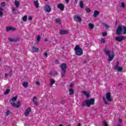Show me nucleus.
I'll return each mask as SVG.
<instances>
[{
    "label": "nucleus",
    "mask_w": 126,
    "mask_h": 126,
    "mask_svg": "<svg viewBox=\"0 0 126 126\" xmlns=\"http://www.w3.org/2000/svg\"><path fill=\"white\" fill-rule=\"evenodd\" d=\"M95 104V99L91 98L90 99H86L84 102L82 103V106L83 107H88L90 108L91 105H93Z\"/></svg>",
    "instance_id": "f257e3e1"
},
{
    "label": "nucleus",
    "mask_w": 126,
    "mask_h": 126,
    "mask_svg": "<svg viewBox=\"0 0 126 126\" xmlns=\"http://www.w3.org/2000/svg\"><path fill=\"white\" fill-rule=\"evenodd\" d=\"M103 52L106 56H108V61L109 62H112V61L114 60L115 57V52H114V51L111 52V51L107 49H104Z\"/></svg>",
    "instance_id": "f03ea898"
},
{
    "label": "nucleus",
    "mask_w": 126,
    "mask_h": 126,
    "mask_svg": "<svg viewBox=\"0 0 126 126\" xmlns=\"http://www.w3.org/2000/svg\"><path fill=\"white\" fill-rule=\"evenodd\" d=\"M123 34H126V27L125 26L119 25L116 32V35H120L123 34Z\"/></svg>",
    "instance_id": "7ed1b4c3"
},
{
    "label": "nucleus",
    "mask_w": 126,
    "mask_h": 126,
    "mask_svg": "<svg viewBox=\"0 0 126 126\" xmlns=\"http://www.w3.org/2000/svg\"><path fill=\"white\" fill-rule=\"evenodd\" d=\"M74 51L75 55L78 57H80V56H82V55H83V50L82 48H80L79 45L75 46Z\"/></svg>",
    "instance_id": "20e7f679"
},
{
    "label": "nucleus",
    "mask_w": 126,
    "mask_h": 126,
    "mask_svg": "<svg viewBox=\"0 0 126 126\" xmlns=\"http://www.w3.org/2000/svg\"><path fill=\"white\" fill-rule=\"evenodd\" d=\"M8 40L9 42H13L14 43H16L18 41H20V37H16L14 38H11V37H8Z\"/></svg>",
    "instance_id": "39448f33"
},
{
    "label": "nucleus",
    "mask_w": 126,
    "mask_h": 126,
    "mask_svg": "<svg viewBox=\"0 0 126 126\" xmlns=\"http://www.w3.org/2000/svg\"><path fill=\"white\" fill-rule=\"evenodd\" d=\"M44 10L45 11H46V12H51V11H52V8H51V6H50V5H45L44 6Z\"/></svg>",
    "instance_id": "423d86ee"
},
{
    "label": "nucleus",
    "mask_w": 126,
    "mask_h": 126,
    "mask_svg": "<svg viewBox=\"0 0 126 126\" xmlns=\"http://www.w3.org/2000/svg\"><path fill=\"white\" fill-rule=\"evenodd\" d=\"M31 111H32L31 108L29 107L27 108L25 112V117H28V116H29V114H30V113H31Z\"/></svg>",
    "instance_id": "0eeeda50"
},
{
    "label": "nucleus",
    "mask_w": 126,
    "mask_h": 126,
    "mask_svg": "<svg viewBox=\"0 0 126 126\" xmlns=\"http://www.w3.org/2000/svg\"><path fill=\"white\" fill-rule=\"evenodd\" d=\"M9 103L11 104L12 107H17V108H18L19 107V106H20L19 105V104H20V101L17 102V104H18L17 105H16L15 103H13L12 102V100H9Z\"/></svg>",
    "instance_id": "6e6552de"
},
{
    "label": "nucleus",
    "mask_w": 126,
    "mask_h": 126,
    "mask_svg": "<svg viewBox=\"0 0 126 126\" xmlns=\"http://www.w3.org/2000/svg\"><path fill=\"white\" fill-rule=\"evenodd\" d=\"M125 36H120L116 37L115 40L116 41H117V42H122V41L125 40Z\"/></svg>",
    "instance_id": "1a4fd4ad"
},
{
    "label": "nucleus",
    "mask_w": 126,
    "mask_h": 126,
    "mask_svg": "<svg viewBox=\"0 0 126 126\" xmlns=\"http://www.w3.org/2000/svg\"><path fill=\"white\" fill-rule=\"evenodd\" d=\"M58 8L62 10V11H63L64 10V5L63 3H59L57 5Z\"/></svg>",
    "instance_id": "9d476101"
},
{
    "label": "nucleus",
    "mask_w": 126,
    "mask_h": 126,
    "mask_svg": "<svg viewBox=\"0 0 126 126\" xmlns=\"http://www.w3.org/2000/svg\"><path fill=\"white\" fill-rule=\"evenodd\" d=\"M106 99L108 102H111L112 101V97H111V93H106Z\"/></svg>",
    "instance_id": "9b49d317"
},
{
    "label": "nucleus",
    "mask_w": 126,
    "mask_h": 126,
    "mask_svg": "<svg viewBox=\"0 0 126 126\" xmlns=\"http://www.w3.org/2000/svg\"><path fill=\"white\" fill-rule=\"evenodd\" d=\"M60 34H61V35H66L68 34V31L66 30H61L60 31Z\"/></svg>",
    "instance_id": "f8f14e48"
},
{
    "label": "nucleus",
    "mask_w": 126,
    "mask_h": 126,
    "mask_svg": "<svg viewBox=\"0 0 126 126\" xmlns=\"http://www.w3.org/2000/svg\"><path fill=\"white\" fill-rule=\"evenodd\" d=\"M61 67L63 71H66V64L65 63H62L61 65Z\"/></svg>",
    "instance_id": "ddd939ff"
},
{
    "label": "nucleus",
    "mask_w": 126,
    "mask_h": 126,
    "mask_svg": "<svg viewBox=\"0 0 126 126\" xmlns=\"http://www.w3.org/2000/svg\"><path fill=\"white\" fill-rule=\"evenodd\" d=\"M74 19H77V20H78V22H80V23L81 22V21H82V19L78 15L74 16Z\"/></svg>",
    "instance_id": "4468645a"
},
{
    "label": "nucleus",
    "mask_w": 126,
    "mask_h": 126,
    "mask_svg": "<svg viewBox=\"0 0 126 126\" xmlns=\"http://www.w3.org/2000/svg\"><path fill=\"white\" fill-rule=\"evenodd\" d=\"M99 14H100V11L95 10L94 11V17H97L98 15H99Z\"/></svg>",
    "instance_id": "2eb2a0df"
},
{
    "label": "nucleus",
    "mask_w": 126,
    "mask_h": 126,
    "mask_svg": "<svg viewBox=\"0 0 126 126\" xmlns=\"http://www.w3.org/2000/svg\"><path fill=\"white\" fill-rule=\"evenodd\" d=\"M83 93L84 94H85V96H86L87 98H89V97H90V93H89V92L87 91H83Z\"/></svg>",
    "instance_id": "dca6fc26"
},
{
    "label": "nucleus",
    "mask_w": 126,
    "mask_h": 126,
    "mask_svg": "<svg viewBox=\"0 0 126 126\" xmlns=\"http://www.w3.org/2000/svg\"><path fill=\"white\" fill-rule=\"evenodd\" d=\"M32 50L33 51V52H35V53H37V52H39V48L35 46L32 47Z\"/></svg>",
    "instance_id": "f3484780"
},
{
    "label": "nucleus",
    "mask_w": 126,
    "mask_h": 126,
    "mask_svg": "<svg viewBox=\"0 0 126 126\" xmlns=\"http://www.w3.org/2000/svg\"><path fill=\"white\" fill-rule=\"evenodd\" d=\"M35 99H37V97L33 96L32 98V102L34 106H38V102L35 101Z\"/></svg>",
    "instance_id": "a211bd4d"
},
{
    "label": "nucleus",
    "mask_w": 126,
    "mask_h": 126,
    "mask_svg": "<svg viewBox=\"0 0 126 126\" xmlns=\"http://www.w3.org/2000/svg\"><path fill=\"white\" fill-rule=\"evenodd\" d=\"M14 5H15L16 7H19V5H20V2L17 0H15L14 1Z\"/></svg>",
    "instance_id": "6ab92c4d"
},
{
    "label": "nucleus",
    "mask_w": 126,
    "mask_h": 126,
    "mask_svg": "<svg viewBox=\"0 0 126 126\" xmlns=\"http://www.w3.org/2000/svg\"><path fill=\"white\" fill-rule=\"evenodd\" d=\"M34 5L36 7V8H38L39 7V2L38 1H34Z\"/></svg>",
    "instance_id": "aec40b11"
},
{
    "label": "nucleus",
    "mask_w": 126,
    "mask_h": 126,
    "mask_svg": "<svg viewBox=\"0 0 126 126\" xmlns=\"http://www.w3.org/2000/svg\"><path fill=\"white\" fill-rule=\"evenodd\" d=\"M69 95H73L74 94V90H73V89H70L69 90Z\"/></svg>",
    "instance_id": "412c9836"
},
{
    "label": "nucleus",
    "mask_w": 126,
    "mask_h": 126,
    "mask_svg": "<svg viewBox=\"0 0 126 126\" xmlns=\"http://www.w3.org/2000/svg\"><path fill=\"white\" fill-rule=\"evenodd\" d=\"M49 81H50V85H54L55 83H56V81L53 79H50L49 80Z\"/></svg>",
    "instance_id": "4be33fe9"
},
{
    "label": "nucleus",
    "mask_w": 126,
    "mask_h": 126,
    "mask_svg": "<svg viewBox=\"0 0 126 126\" xmlns=\"http://www.w3.org/2000/svg\"><path fill=\"white\" fill-rule=\"evenodd\" d=\"M119 67H120V62H117L116 63V65L114 67V69H116V68Z\"/></svg>",
    "instance_id": "5701e85b"
},
{
    "label": "nucleus",
    "mask_w": 126,
    "mask_h": 126,
    "mask_svg": "<svg viewBox=\"0 0 126 126\" xmlns=\"http://www.w3.org/2000/svg\"><path fill=\"white\" fill-rule=\"evenodd\" d=\"M123 67H118L117 68L115 69L116 70H118L119 72H122L123 71Z\"/></svg>",
    "instance_id": "b1692460"
},
{
    "label": "nucleus",
    "mask_w": 126,
    "mask_h": 126,
    "mask_svg": "<svg viewBox=\"0 0 126 126\" xmlns=\"http://www.w3.org/2000/svg\"><path fill=\"white\" fill-rule=\"evenodd\" d=\"M3 15V9L0 7V17H1Z\"/></svg>",
    "instance_id": "393cba45"
},
{
    "label": "nucleus",
    "mask_w": 126,
    "mask_h": 126,
    "mask_svg": "<svg viewBox=\"0 0 126 126\" xmlns=\"http://www.w3.org/2000/svg\"><path fill=\"white\" fill-rule=\"evenodd\" d=\"M55 22L56 23H58V24H61V23H62V21L59 19V18H57L55 20Z\"/></svg>",
    "instance_id": "a878e982"
},
{
    "label": "nucleus",
    "mask_w": 126,
    "mask_h": 126,
    "mask_svg": "<svg viewBox=\"0 0 126 126\" xmlns=\"http://www.w3.org/2000/svg\"><path fill=\"white\" fill-rule=\"evenodd\" d=\"M9 92H10V89H7L6 90L5 92H4V95H7V94H9Z\"/></svg>",
    "instance_id": "bb28decb"
},
{
    "label": "nucleus",
    "mask_w": 126,
    "mask_h": 126,
    "mask_svg": "<svg viewBox=\"0 0 126 126\" xmlns=\"http://www.w3.org/2000/svg\"><path fill=\"white\" fill-rule=\"evenodd\" d=\"M23 86L25 88H27L28 87V82H24L23 84Z\"/></svg>",
    "instance_id": "cd10ccee"
},
{
    "label": "nucleus",
    "mask_w": 126,
    "mask_h": 126,
    "mask_svg": "<svg viewBox=\"0 0 126 126\" xmlns=\"http://www.w3.org/2000/svg\"><path fill=\"white\" fill-rule=\"evenodd\" d=\"M16 100H17V95H16L15 97H12L11 100H10L9 101H12V102H15V101H16Z\"/></svg>",
    "instance_id": "c85d7f7f"
},
{
    "label": "nucleus",
    "mask_w": 126,
    "mask_h": 126,
    "mask_svg": "<svg viewBox=\"0 0 126 126\" xmlns=\"http://www.w3.org/2000/svg\"><path fill=\"white\" fill-rule=\"evenodd\" d=\"M80 7L81 8H83V7H84V4H83V1H80Z\"/></svg>",
    "instance_id": "c756f323"
},
{
    "label": "nucleus",
    "mask_w": 126,
    "mask_h": 126,
    "mask_svg": "<svg viewBox=\"0 0 126 126\" xmlns=\"http://www.w3.org/2000/svg\"><path fill=\"white\" fill-rule=\"evenodd\" d=\"M36 40L37 41V44L39 43V42L41 41V36L40 35H37V38H36Z\"/></svg>",
    "instance_id": "7c9ffc66"
},
{
    "label": "nucleus",
    "mask_w": 126,
    "mask_h": 126,
    "mask_svg": "<svg viewBox=\"0 0 126 126\" xmlns=\"http://www.w3.org/2000/svg\"><path fill=\"white\" fill-rule=\"evenodd\" d=\"M89 28H90V29H93L94 28V25L92 24H89Z\"/></svg>",
    "instance_id": "2f4dec72"
},
{
    "label": "nucleus",
    "mask_w": 126,
    "mask_h": 126,
    "mask_svg": "<svg viewBox=\"0 0 126 126\" xmlns=\"http://www.w3.org/2000/svg\"><path fill=\"white\" fill-rule=\"evenodd\" d=\"M11 30V27H7L6 28V31L8 32V31H10Z\"/></svg>",
    "instance_id": "473e14b6"
},
{
    "label": "nucleus",
    "mask_w": 126,
    "mask_h": 126,
    "mask_svg": "<svg viewBox=\"0 0 126 126\" xmlns=\"http://www.w3.org/2000/svg\"><path fill=\"white\" fill-rule=\"evenodd\" d=\"M86 11L88 13H90V12H91V9L88 7H87L86 8Z\"/></svg>",
    "instance_id": "72a5a7b5"
},
{
    "label": "nucleus",
    "mask_w": 126,
    "mask_h": 126,
    "mask_svg": "<svg viewBox=\"0 0 126 126\" xmlns=\"http://www.w3.org/2000/svg\"><path fill=\"white\" fill-rule=\"evenodd\" d=\"M22 20H23V21H26V20H27V15H25L22 18Z\"/></svg>",
    "instance_id": "f704fd0d"
},
{
    "label": "nucleus",
    "mask_w": 126,
    "mask_h": 126,
    "mask_svg": "<svg viewBox=\"0 0 126 126\" xmlns=\"http://www.w3.org/2000/svg\"><path fill=\"white\" fill-rule=\"evenodd\" d=\"M100 42L101 43H103V44H105V43H106V40H105V39L104 38H101Z\"/></svg>",
    "instance_id": "c9c22d12"
},
{
    "label": "nucleus",
    "mask_w": 126,
    "mask_h": 126,
    "mask_svg": "<svg viewBox=\"0 0 126 126\" xmlns=\"http://www.w3.org/2000/svg\"><path fill=\"white\" fill-rule=\"evenodd\" d=\"M103 100L104 101V104H105V105H108V102H107V100H106V98L103 97Z\"/></svg>",
    "instance_id": "e433bc0d"
},
{
    "label": "nucleus",
    "mask_w": 126,
    "mask_h": 126,
    "mask_svg": "<svg viewBox=\"0 0 126 126\" xmlns=\"http://www.w3.org/2000/svg\"><path fill=\"white\" fill-rule=\"evenodd\" d=\"M6 116H8L9 115H10V111L9 110H8L5 113Z\"/></svg>",
    "instance_id": "4c0bfd02"
},
{
    "label": "nucleus",
    "mask_w": 126,
    "mask_h": 126,
    "mask_svg": "<svg viewBox=\"0 0 126 126\" xmlns=\"http://www.w3.org/2000/svg\"><path fill=\"white\" fill-rule=\"evenodd\" d=\"M66 71H63V72L62 73V77H64V75L65 74V72Z\"/></svg>",
    "instance_id": "58836bf2"
},
{
    "label": "nucleus",
    "mask_w": 126,
    "mask_h": 126,
    "mask_svg": "<svg viewBox=\"0 0 126 126\" xmlns=\"http://www.w3.org/2000/svg\"><path fill=\"white\" fill-rule=\"evenodd\" d=\"M103 37H106L107 36V33L106 32H103L102 33Z\"/></svg>",
    "instance_id": "ea45409f"
},
{
    "label": "nucleus",
    "mask_w": 126,
    "mask_h": 126,
    "mask_svg": "<svg viewBox=\"0 0 126 126\" xmlns=\"http://www.w3.org/2000/svg\"><path fill=\"white\" fill-rule=\"evenodd\" d=\"M8 74H9V75H10V76H11L13 75V74H12V69H11V70L9 71Z\"/></svg>",
    "instance_id": "a19ab883"
},
{
    "label": "nucleus",
    "mask_w": 126,
    "mask_h": 126,
    "mask_svg": "<svg viewBox=\"0 0 126 126\" xmlns=\"http://www.w3.org/2000/svg\"><path fill=\"white\" fill-rule=\"evenodd\" d=\"M103 124V126H108V123H107L106 121H104Z\"/></svg>",
    "instance_id": "79ce46f5"
},
{
    "label": "nucleus",
    "mask_w": 126,
    "mask_h": 126,
    "mask_svg": "<svg viewBox=\"0 0 126 126\" xmlns=\"http://www.w3.org/2000/svg\"><path fill=\"white\" fill-rule=\"evenodd\" d=\"M11 30L12 31H16V29L15 28L11 27Z\"/></svg>",
    "instance_id": "37998d69"
},
{
    "label": "nucleus",
    "mask_w": 126,
    "mask_h": 126,
    "mask_svg": "<svg viewBox=\"0 0 126 126\" xmlns=\"http://www.w3.org/2000/svg\"><path fill=\"white\" fill-rule=\"evenodd\" d=\"M43 55L46 58H48V53L47 52L44 53Z\"/></svg>",
    "instance_id": "c03bdc74"
},
{
    "label": "nucleus",
    "mask_w": 126,
    "mask_h": 126,
    "mask_svg": "<svg viewBox=\"0 0 126 126\" xmlns=\"http://www.w3.org/2000/svg\"><path fill=\"white\" fill-rule=\"evenodd\" d=\"M0 4L1 6H3V7L5 6V3L4 2H1Z\"/></svg>",
    "instance_id": "a18cd8bd"
},
{
    "label": "nucleus",
    "mask_w": 126,
    "mask_h": 126,
    "mask_svg": "<svg viewBox=\"0 0 126 126\" xmlns=\"http://www.w3.org/2000/svg\"><path fill=\"white\" fill-rule=\"evenodd\" d=\"M32 19H33V18H32V17L30 16V17H29V21H31Z\"/></svg>",
    "instance_id": "49530a36"
},
{
    "label": "nucleus",
    "mask_w": 126,
    "mask_h": 126,
    "mask_svg": "<svg viewBox=\"0 0 126 126\" xmlns=\"http://www.w3.org/2000/svg\"><path fill=\"white\" fill-rule=\"evenodd\" d=\"M121 6H122V7H125V3H124V2L121 3Z\"/></svg>",
    "instance_id": "de8ad7c7"
},
{
    "label": "nucleus",
    "mask_w": 126,
    "mask_h": 126,
    "mask_svg": "<svg viewBox=\"0 0 126 126\" xmlns=\"http://www.w3.org/2000/svg\"><path fill=\"white\" fill-rule=\"evenodd\" d=\"M35 83H36V85H38V86H40V82L37 81V82H35Z\"/></svg>",
    "instance_id": "09e8293b"
},
{
    "label": "nucleus",
    "mask_w": 126,
    "mask_h": 126,
    "mask_svg": "<svg viewBox=\"0 0 126 126\" xmlns=\"http://www.w3.org/2000/svg\"><path fill=\"white\" fill-rule=\"evenodd\" d=\"M8 75H9V74H5V78H6V77H7V76H8Z\"/></svg>",
    "instance_id": "8fccbe9b"
},
{
    "label": "nucleus",
    "mask_w": 126,
    "mask_h": 126,
    "mask_svg": "<svg viewBox=\"0 0 126 126\" xmlns=\"http://www.w3.org/2000/svg\"><path fill=\"white\" fill-rule=\"evenodd\" d=\"M55 63H56V64H58V63H59V60H56V61H55Z\"/></svg>",
    "instance_id": "3c124183"
},
{
    "label": "nucleus",
    "mask_w": 126,
    "mask_h": 126,
    "mask_svg": "<svg viewBox=\"0 0 126 126\" xmlns=\"http://www.w3.org/2000/svg\"><path fill=\"white\" fill-rule=\"evenodd\" d=\"M50 75H51V76H54V74L53 73V72H50Z\"/></svg>",
    "instance_id": "603ef678"
},
{
    "label": "nucleus",
    "mask_w": 126,
    "mask_h": 126,
    "mask_svg": "<svg viewBox=\"0 0 126 126\" xmlns=\"http://www.w3.org/2000/svg\"><path fill=\"white\" fill-rule=\"evenodd\" d=\"M16 10V9L15 8H14V7H13V8H12V11H15Z\"/></svg>",
    "instance_id": "864d4df0"
},
{
    "label": "nucleus",
    "mask_w": 126,
    "mask_h": 126,
    "mask_svg": "<svg viewBox=\"0 0 126 126\" xmlns=\"http://www.w3.org/2000/svg\"><path fill=\"white\" fill-rule=\"evenodd\" d=\"M119 121L120 124H122V123H123V121L122 120V119H119Z\"/></svg>",
    "instance_id": "5fc2aeb1"
},
{
    "label": "nucleus",
    "mask_w": 126,
    "mask_h": 126,
    "mask_svg": "<svg viewBox=\"0 0 126 126\" xmlns=\"http://www.w3.org/2000/svg\"><path fill=\"white\" fill-rule=\"evenodd\" d=\"M65 1L66 3H68V2H69V0H65Z\"/></svg>",
    "instance_id": "6e6d98bb"
},
{
    "label": "nucleus",
    "mask_w": 126,
    "mask_h": 126,
    "mask_svg": "<svg viewBox=\"0 0 126 126\" xmlns=\"http://www.w3.org/2000/svg\"><path fill=\"white\" fill-rule=\"evenodd\" d=\"M73 85L72 84H70V87H73Z\"/></svg>",
    "instance_id": "4d7b16f0"
},
{
    "label": "nucleus",
    "mask_w": 126,
    "mask_h": 126,
    "mask_svg": "<svg viewBox=\"0 0 126 126\" xmlns=\"http://www.w3.org/2000/svg\"><path fill=\"white\" fill-rule=\"evenodd\" d=\"M45 42H48V39L47 38L44 39Z\"/></svg>",
    "instance_id": "13d9d810"
},
{
    "label": "nucleus",
    "mask_w": 126,
    "mask_h": 126,
    "mask_svg": "<svg viewBox=\"0 0 126 126\" xmlns=\"http://www.w3.org/2000/svg\"><path fill=\"white\" fill-rule=\"evenodd\" d=\"M87 63V62H86V60H84V61H83V63Z\"/></svg>",
    "instance_id": "bf43d9fd"
},
{
    "label": "nucleus",
    "mask_w": 126,
    "mask_h": 126,
    "mask_svg": "<svg viewBox=\"0 0 126 126\" xmlns=\"http://www.w3.org/2000/svg\"><path fill=\"white\" fill-rule=\"evenodd\" d=\"M54 75L55 74H58V72H57L56 71L54 72V73H53Z\"/></svg>",
    "instance_id": "052dcab7"
},
{
    "label": "nucleus",
    "mask_w": 126,
    "mask_h": 126,
    "mask_svg": "<svg viewBox=\"0 0 126 126\" xmlns=\"http://www.w3.org/2000/svg\"><path fill=\"white\" fill-rule=\"evenodd\" d=\"M77 126H81V124L80 123H78Z\"/></svg>",
    "instance_id": "680f3d73"
},
{
    "label": "nucleus",
    "mask_w": 126,
    "mask_h": 126,
    "mask_svg": "<svg viewBox=\"0 0 126 126\" xmlns=\"http://www.w3.org/2000/svg\"><path fill=\"white\" fill-rule=\"evenodd\" d=\"M105 27H109V25H105Z\"/></svg>",
    "instance_id": "e2e57ef3"
},
{
    "label": "nucleus",
    "mask_w": 126,
    "mask_h": 126,
    "mask_svg": "<svg viewBox=\"0 0 126 126\" xmlns=\"http://www.w3.org/2000/svg\"><path fill=\"white\" fill-rule=\"evenodd\" d=\"M116 126H122V125H116Z\"/></svg>",
    "instance_id": "0e129e2a"
},
{
    "label": "nucleus",
    "mask_w": 126,
    "mask_h": 126,
    "mask_svg": "<svg viewBox=\"0 0 126 126\" xmlns=\"http://www.w3.org/2000/svg\"><path fill=\"white\" fill-rule=\"evenodd\" d=\"M118 85H119V86H120L122 85V84H119Z\"/></svg>",
    "instance_id": "69168bd1"
},
{
    "label": "nucleus",
    "mask_w": 126,
    "mask_h": 126,
    "mask_svg": "<svg viewBox=\"0 0 126 126\" xmlns=\"http://www.w3.org/2000/svg\"><path fill=\"white\" fill-rule=\"evenodd\" d=\"M45 1H48V0H45Z\"/></svg>",
    "instance_id": "338daca9"
},
{
    "label": "nucleus",
    "mask_w": 126,
    "mask_h": 126,
    "mask_svg": "<svg viewBox=\"0 0 126 126\" xmlns=\"http://www.w3.org/2000/svg\"><path fill=\"white\" fill-rule=\"evenodd\" d=\"M7 1H8L9 0H6Z\"/></svg>",
    "instance_id": "774afa93"
}]
</instances>
